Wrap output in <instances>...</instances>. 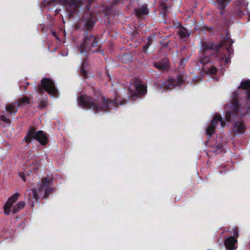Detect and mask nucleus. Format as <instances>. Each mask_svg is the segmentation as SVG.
<instances>
[{"mask_svg":"<svg viewBox=\"0 0 250 250\" xmlns=\"http://www.w3.org/2000/svg\"><path fill=\"white\" fill-rule=\"evenodd\" d=\"M219 122H220L221 126L223 127L225 126V123L222 120L221 116L216 114L214 115L212 120L211 124H210L207 128V134L209 137L214 133V129L218 125Z\"/></svg>","mask_w":250,"mask_h":250,"instance_id":"8","label":"nucleus"},{"mask_svg":"<svg viewBox=\"0 0 250 250\" xmlns=\"http://www.w3.org/2000/svg\"><path fill=\"white\" fill-rule=\"evenodd\" d=\"M83 2V0H68L66 1V4L69 5L71 7L76 8Z\"/></svg>","mask_w":250,"mask_h":250,"instance_id":"14","label":"nucleus"},{"mask_svg":"<svg viewBox=\"0 0 250 250\" xmlns=\"http://www.w3.org/2000/svg\"><path fill=\"white\" fill-rule=\"evenodd\" d=\"M233 233H234V235L235 236H237L238 235V231L236 229H235V230H234Z\"/></svg>","mask_w":250,"mask_h":250,"instance_id":"31","label":"nucleus"},{"mask_svg":"<svg viewBox=\"0 0 250 250\" xmlns=\"http://www.w3.org/2000/svg\"><path fill=\"white\" fill-rule=\"evenodd\" d=\"M238 106V102H237V100H236V99L234 100L233 101L232 109L233 110V112H235V113H236L237 116H238L240 115V114L239 113Z\"/></svg>","mask_w":250,"mask_h":250,"instance_id":"18","label":"nucleus"},{"mask_svg":"<svg viewBox=\"0 0 250 250\" xmlns=\"http://www.w3.org/2000/svg\"><path fill=\"white\" fill-rule=\"evenodd\" d=\"M19 197V194L16 193L9 198L4 207V213L6 215L9 214L11 212L14 214L16 213L24 208L25 203L23 201L19 202L16 205L12 206L13 203L18 200Z\"/></svg>","mask_w":250,"mask_h":250,"instance_id":"2","label":"nucleus"},{"mask_svg":"<svg viewBox=\"0 0 250 250\" xmlns=\"http://www.w3.org/2000/svg\"><path fill=\"white\" fill-rule=\"evenodd\" d=\"M38 91L41 93L46 91L51 96L54 97L58 96V91L54 83L48 78H44L42 80L41 84L38 86Z\"/></svg>","mask_w":250,"mask_h":250,"instance_id":"4","label":"nucleus"},{"mask_svg":"<svg viewBox=\"0 0 250 250\" xmlns=\"http://www.w3.org/2000/svg\"><path fill=\"white\" fill-rule=\"evenodd\" d=\"M216 68L215 67L213 66L209 70V73L212 74H214L216 73Z\"/></svg>","mask_w":250,"mask_h":250,"instance_id":"27","label":"nucleus"},{"mask_svg":"<svg viewBox=\"0 0 250 250\" xmlns=\"http://www.w3.org/2000/svg\"><path fill=\"white\" fill-rule=\"evenodd\" d=\"M229 51H230L229 49H228V52H229Z\"/></svg>","mask_w":250,"mask_h":250,"instance_id":"35","label":"nucleus"},{"mask_svg":"<svg viewBox=\"0 0 250 250\" xmlns=\"http://www.w3.org/2000/svg\"><path fill=\"white\" fill-rule=\"evenodd\" d=\"M232 117H234V113L231 115L230 112H227L225 117V119L227 121H230Z\"/></svg>","mask_w":250,"mask_h":250,"instance_id":"21","label":"nucleus"},{"mask_svg":"<svg viewBox=\"0 0 250 250\" xmlns=\"http://www.w3.org/2000/svg\"><path fill=\"white\" fill-rule=\"evenodd\" d=\"M221 61L225 63H228L229 62V59L224 56L221 58Z\"/></svg>","mask_w":250,"mask_h":250,"instance_id":"24","label":"nucleus"},{"mask_svg":"<svg viewBox=\"0 0 250 250\" xmlns=\"http://www.w3.org/2000/svg\"><path fill=\"white\" fill-rule=\"evenodd\" d=\"M32 139L37 140L42 145H45L48 142L47 137L42 131H35L33 128L29 130L24 139L27 142H30Z\"/></svg>","mask_w":250,"mask_h":250,"instance_id":"5","label":"nucleus"},{"mask_svg":"<svg viewBox=\"0 0 250 250\" xmlns=\"http://www.w3.org/2000/svg\"><path fill=\"white\" fill-rule=\"evenodd\" d=\"M87 42H85V43L83 44H81V52H83L84 51V46L86 45Z\"/></svg>","mask_w":250,"mask_h":250,"instance_id":"29","label":"nucleus"},{"mask_svg":"<svg viewBox=\"0 0 250 250\" xmlns=\"http://www.w3.org/2000/svg\"><path fill=\"white\" fill-rule=\"evenodd\" d=\"M247 18H248V20H250V13H248L247 14Z\"/></svg>","mask_w":250,"mask_h":250,"instance_id":"32","label":"nucleus"},{"mask_svg":"<svg viewBox=\"0 0 250 250\" xmlns=\"http://www.w3.org/2000/svg\"><path fill=\"white\" fill-rule=\"evenodd\" d=\"M240 87L244 89H248L247 94L248 98H250V81L248 80L242 82L241 83L240 86L238 87V88Z\"/></svg>","mask_w":250,"mask_h":250,"instance_id":"16","label":"nucleus"},{"mask_svg":"<svg viewBox=\"0 0 250 250\" xmlns=\"http://www.w3.org/2000/svg\"><path fill=\"white\" fill-rule=\"evenodd\" d=\"M237 240L234 237L230 236L225 240V245L227 249V250H234L236 249V243Z\"/></svg>","mask_w":250,"mask_h":250,"instance_id":"10","label":"nucleus"},{"mask_svg":"<svg viewBox=\"0 0 250 250\" xmlns=\"http://www.w3.org/2000/svg\"><path fill=\"white\" fill-rule=\"evenodd\" d=\"M226 40H227V41L228 42H229V45H230L232 43V42H231L230 41V39H229L228 38H227V39H224L223 41H222V44L221 45H225V42H226Z\"/></svg>","mask_w":250,"mask_h":250,"instance_id":"26","label":"nucleus"},{"mask_svg":"<svg viewBox=\"0 0 250 250\" xmlns=\"http://www.w3.org/2000/svg\"><path fill=\"white\" fill-rule=\"evenodd\" d=\"M182 83V80L181 78H178L177 80L170 79L167 83L161 80L158 81L155 85L158 89L163 88V91L171 89L175 87L181 85Z\"/></svg>","mask_w":250,"mask_h":250,"instance_id":"6","label":"nucleus"},{"mask_svg":"<svg viewBox=\"0 0 250 250\" xmlns=\"http://www.w3.org/2000/svg\"><path fill=\"white\" fill-rule=\"evenodd\" d=\"M237 4L241 9L246 8L247 6V3L244 0H239Z\"/></svg>","mask_w":250,"mask_h":250,"instance_id":"20","label":"nucleus"},{"mask_svg":"<svg viewBox=\"0 0 250 250\" xmlns=\"http://www.w3.org/2000/svg\"><path fill=\"white\" fill-rule=\"evenodd\" d=\"M215 47H216V49H218V47H217L215 46Z\"/></svg>","mask_w":250,"mask_h":250,"instance_id":"34","label":"nucleus"},{"mask_svg":"<svg viewBox=\"0 0 250 250\" xmlns=\"http://www.w3.org/2000/svg\"><path fill=\"white\" fill-rule=\"evenodd\" d=\"M19 176L20 177H21V178L23 180V181L25 182L26 181L25 175L23 173L21 172V173H19Z\"/></svg>","mask_w":250,"mask_h":250,"instance_id":"28","label":"nucleus"},{"mask_svg":"<svg viewBox=\"0 0 250 250\" xmlns=\"http://www.w3.org/2000/svg\"><path fill=\"white\" fill-rule=\"evenodd\" d=\"M135 15L140 17L143 15H147L148 13V10L146 5H143L141 7L135 10Z\"/></svg>","mask_w":250,"mask_h":250,"instance_id":"12","label":"nucleus"},{"mask_svg":"<svg viewBox=\"0 0 250 250\" xmlns=\"http://www.w3.org/2000/svg\"><path fill=\"white\" fill-rule=\"evenodd\" d=\"M245 129V126L241 122L236 123L233 127V130L236 133L243 134Z\"/></svg>","mask_w":250,"mask_h":250,"instance_id":"11","label":"nucleus"},{"mask_svg":"<svg viewBox=\"0 0 250 250\" xmlns=\"http://www.w3.org/2000/svg\"><path fill=\"white\" fill-rule=\"evenodd\" d=\"M126 60H128L129 61H130L132 60L130 54H126L123 56V60L124 62H126Z\"/></svg>","mask_w":250,"mask_h":250,"instance_id":"22","label":"nucleus"},{"mask_svg":"<svg viewBox=\"0 0 250 250\" xmlns=\"http://www.w3.org/2000/svg\"><path fill=\"white\" fill-rule=\"evenodd\" d=\"M0 119L2 121H4V122L7 124H9L10 123V120L4 116H1L0 117Z\"/></svg>","mask_w":250,"mask_h":250,"instance_id":"25","label":"nucleus"},{"mask_svg":"<svg viewBox=\"0 0 250 250\" xmlns=\"http://www.w3.org/2000/svg\"><path fill=\"white\" fill-rule=\"evenodd\" d=\"M154 65L156 68L160 70H164L166 69L168 66V65L167 63L158 62L155 63Z\"/></svg>","mask_w":250,"mask_h":250,"instance_id":"17","label":"nucleus"},{"mask_svg":"<svg viewBox=\"0 0 250 250\" xmlns=\"http://www.w3.org/2000/svg\"><path fill=\"white\" fill-rule=\"evenodd\" d=\"M129 90L133 97L138 95H143L146 93V89L144 84L141 83H137L133 84L129 88Z\"/></svg>","mask_w":250,"mask_h":250,"instance_id":"9","label":"nucleus"},{"mask_svg":"<svg viewBox=\"0 0 250 250\" xmlns=\"http://www.w3.org/2000/svg\"><path fill=\"white\" fill-rule=\"evenodd\" d=\"M213 47V45L212 44H205L203 45V50L204 51H208L210 49H211Z\"/></svg>","mask_w":250,"mask_h":250,"instance_id":"23","label":"nucleus"},{"mask_svg":"<svg viewBox=\"0 0 250 250\" xmlns=\"http://www.w3.org/2000/svg\"><path fill=\"white\" fill-rule=\"evenodd\" d=\"M30 100L27 97L21 98L18 101L17 103L14 104H9L6 107V111L8 113V115H11L13 113H15L17 111V106H20L25 105L29 104Z\"/></svg>","mask_w":250,"mask_h":250,"instance_id":"7","label":"nucleus"},{"mask_svg":"<svg viewBox=\"0 0 250 250\" xmlns=\"http://www.w3.org/2000/svg\"><path fill=\"white\" fill-rule=\"evenodd\" d=\"M178 34L182 38H186L189 37L190 32L186 28L182 27L179 29Z\"/></svg>","mask_w":250,"mask_h":250,"instance_id":"15","label":"nucleus"},{"mask_svg":"<svg viewBox=\"0 0 250 250\" xmlns=\"http://www.w3.org/2000/svg\"><path fill=\"white\" fill-rule=\"evenodd\" d=\"M81 72L83 74V76H85L86 75V71L84 70V69L83 68H82L81 70Z\"/></svg>","mask_w":250,"mask_h":250,"instance_id":"30","label":"nucleus"},{"mask_svg":"<svg viewBox=\"0 0 250 250\" xmlns=\"http://www.w3.org/2000/svg\"><path fill=\"white\" fill-rule=\"evenodd\" d=\"M51 181L47 178H43L39 185L38 189H32L28 191V199L31 200L32 199H37L38 198V193L42 190H44V196L47 197L50 194V192L53 191V189L48 188Z\"/></svg>","mask_w":250,"mask_h":250,"instance_id":"3","label":"nucleus"},{"mask_svg":"<svg viewBox=\"0 0 250 250\" xmlns=\"http://www.w3.org/2000/svg\"><path fill=\"white\" fill-rule=\"evenodd\" d=\"M241 12H241V10H240V12H239V14H240V16H241Z\"/></svg>","mask_w":250,"mask_h":250,"instance_id":"33","label":"nucleus"},{"mask_svg":"<svg viewBox=\"0 0 250 250\" xmlns=\"http://www.w3.org/2000/svg\"><path fill=\"white\" fill-rule=\"evenodd\" d=\"M79 105L84 108L93 109L95 112H99L101 109L104 110L108 109L113 108L118 104L117 100L113 101L112 100L106 101L104 98H102L101 103L102 106L97 105V103L92 102L89 97L81 95L78 98Z\"/></svg>","mask_w":250,"mask_h":250,"instance_id":"1","label":"nucleus"},{"mask_svg":"<svg viewBox=\"0 0 250 250\" xmlns=\"http://www.w3.org/2000/svg\"><path fill=\"white\" fill-rule=\"evenodd\" d=\"M229 2V0H217V6L219 9H220L221 14H223L224 9Z\"/></svg>","mask_w":250,"mask_h":250,"instance_id":"13","label":"nucleus"},{"mask_svg":"<svg viewBox=\"0 0 250 250\" xmlns=\"http://www.w3.org/2000/svg\"><path fill=\"white\" fill-rule=\"evenodd\" d=\"M199 61L202 64L205 65L209 62V59L207 56L202 55L200 56Z\"/></svg>","mask_w":250,"mask_h":250,"instance_id":"19","label":"nucleus"}]
</instances>
